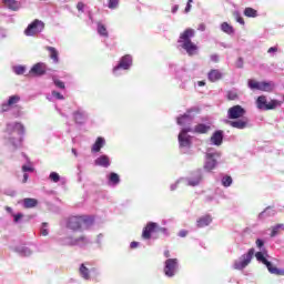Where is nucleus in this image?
<instances>
[{"label": "nucleus", "instance_id": "obj_4", "mask_svg": "<svg viewBox=\"0 0 284 284\" xmlns=\"http://www.w3.org/2000/svg\"><path fill=\"white\" fill-rule=\"evenodd\" d=\"M45 30V23L39 19L33 20L24 30L26 37H37Z\"/></svg>", "mask_w": 284, "mask_h": 284}, {"label": "nucleus", "instance_id": "obj_23", "mask_svg": "<svg viewBox=\"0 0 284 284\" xmlns=\"http://www.w3.org/2000/svg\"><path fill=\"white\" fill-rule=\"evenodd\" d=\"M88 263H82L80 265L79 272H80V276H82L84 278V281H90V268H88Z\"/></svg>", "mask_w": 284, "mask_h": 284}, {"label": "nucleus", "instance_id": "obj_27", "mask_svg": "<svg viewBox=\"0 0 284 284\" xmlns=\"http://www.w3.org/2000/svg\"><path fill=\"white\" fill-rule=\"evenodd\" d=\"M23 203H24V207L27 210H29L31 207H37V205H39V201H37V199H32V197L24 199Z\"/></svg>", "mask_w": 284, "mask_h": 284}, {"label": "nucleus", "instance_id": "obj_29", "mask_svg": "<svg viewBox=\"0 0 284 284\" xmlns=\"http://www.w3.org/2000/svg\"><path fill=\"white\" fill-rule=\"evenodd\" d=\"M89 241L85 235H80L79 237L71 241V245H88Z\"/></svg>", "mask_w": 284, "mask_h": 284}, {"label": "nucleus", "instance_id": "obj_51", "mask_svg": "<svg viewBox=\"0 0 284 284\" xmlns=\"http://www.w3.org/2000/svg\"><path fill=\"white\" fill-rule=\"evenodd\" d=\"M211 61H213V63H219V55L212 54L211 55Z\"/></svg>", "mask_w": 284, "mask_h": 284}, {"label": "nucleus", "instance_id": "obj_3", "mask_svg": "<svg viewBox=\"0 0 284 284\" xmlns=\"http://www.w3.org/2000/svg\"><path fill=\"white\" fill-rule=\"evenodd\" d=\"M256 105L258 110H276V108H281L283 105L282 101L271 100L267 102V98L265 95H260L256 100Z\"/></svg>", "mask_w": 284, "mask_h": 284}, {"label": "nucleus", "instance_id": "obj_12", "mask_svg": "<svg viewBox=\"0 0 284 284\" xmlns=\"http://www.w3.org/2000/svg\"><path fill=\"white\" fill-rule=\"evenodd\" d=\"M130 65H132V57L124 55L121 58L119 64L113 69V72L116 74L118 70H130Z\"/></svg>", "mask_w": 284, "mask_h": 284}, {"label": "nucleus", "instance_id": "obj_55", "mask_svg": "<svg viewBox=\"0 0 284 284\" xmlns=\"http://www.w3.org/2000/svg\"><path fill=\"white\" fill-rule=\"evenodd\" d=\"M268 53H272V52H278V48L276 47H271L268 50H267Z\"/></svg>", "mask_w": 284, "mask_h": 284}, {"label": "nucleus", "instance_id": "obj_59", "mask_svg": "<svg viewBox=\"0 0 284 284\" xmlns=\"http://www.w3.org/2000/svg\"><path fill=\"white\" fill-rule=\"evenodd\" d=\"M22 183H28V173H24V174H23V181H22Z\"/></svg>", "mask_w": 284, "mask_h": 284}, {"label": "nucleus", "instance_id": "obj_9", "mask_svg": "<svg viewBox=\"0 0 284 284\" xmlns=\"http://www.w3.org/2000/svg\"><path fill=\"white\" fill-rule=\"evenodd\" d=\"M176 270H179V260L178 258H168L164 263V274L172 278L174 274H176Z\"/></svg>", "mask_w": 284, "mask_h": 284}, {"label": "nucleus", "instance_id": "obj_42", "mask_svg": "<svg viewBox=\"0 0 284 284\" xmlns=\"http://www.w3.org/2000/svg\"><path fill=\"white\" fill-rule=\"evenodd\" d=\"M54 85L60 88V90H65V83H63L61 80H54Z\"/></svg>", "mask_w": 284, "mask_h": 284}, {"label": "nucleus", "instance_id": "obj_47", "mask_svg": "<svg viewBox=\"0 0 284 284\" xmlns=\"http://www.w3.org/2000/svg\"><path fill=\"white\" fill-rule=\"evenodd\" d=\"M194 0H187L186 7L184 9V12L187 14V12H190V10H192V3Z\"/></svg>", "mask_w": 284, "mask_h": 284}, {"label": "nucleus", "instance_id": "obj_30", "mask_svg": "<svg viewBox=\"0 0 284 284\" xmlns=\"http://www.w3.org/2000/svg\"><path fill=\"white\" fill-rule=\"evenodd\" d=\"M244 17L256 19V17H258V11H256L254 8L247 7L244 9Z\"/></svg>", "mask_w": 284, "mask_h": 284}, {"label": "nucleus", "instance_id": "obj_36", "mask_svg": "<svg viewBox=\"0 0 284 284\" xmlns=\"http://www.w3.org/2000/svg\"><path fill=\"white\" fill-rule=\"evenodd\" d=\"M120 1L121 0H109V2H108L109 10H116V8H119Z\"/></svg>", "mask_w": 284, "mask_h": 284}, {"label": "nucleus", "instance_id": "obj_21", "mask_svg": "<svg viewBox=\"0 0 284 284\" xmlns=\"http://www.w3.org/2000/svg\"><path fill=\"white\" fill-rule=\"evenodd\" d=\"M2 3H4L6 8H9V10L17 11L19 8H21V3L17 0H2Z\"/></svg>", "mask_w": 284, "mask_h": 284}, {"label": "nucleus", "instance_id": "obj_20", "mask_svg": "<svg viewBox=\"0 0 284 284\" xmlns=\"http://www.w3.org/2000/svg\"><path fill=\"white\" fill-rule=\"evenodd\" d=\"M45 50L49 51V57L53 63H59V50L54 47H45Z\"/></svg>", "mask_w": 284, "mask_h": 284}, {"label": "nucleus", "instance_id": "obj_38", "mask_svg": "<svg viewBox=\"0 0 284 284\" xmlns=\"http://www.w3.org/2000/svg\"><path fill=\"white\" fill-rule=\"evenodd\" d=\"M222 185L224 187H230V185H232V176L226 175L222 179Z\"/></svg>", "mask_w": 284, "mask_h": 284}, {"label": "nucleus", "instance_id": "obj_26", "mask_svg": "<svg viewBox=\"0 0 284 284\" xmlns=\"http://www.w3.org/2000/svg\"><path fill=\"white\" fill-rule=\"evenodd\" d=\"M194 132H196V134H207V132H210V125L200 123L195 125Z\"/></svg>", "mask_w": 284, "mask_h": 284}, {"label": "nucleus", "instance_id": "obj_18", "mask_svg": "<svg viewBox=\"0 0 284 284\" xmlns=\"http://www.w3.org/2000/svg\"><path fill=\"white\" fill-rule=\"evenodd\" d=\"M94 164L100 168H110V158L108 155H101L95 159Z\"/></svg>", "mask_w": 284, "mask_h": 284}, {"label": "nucleus", "instance_id": "obj_48", "mask_svg": "<svg viewBox=\"0 0 284 284\" xmlns=\"http://www.w3.org/2000/svg\"><path fill=\"white\" fill-rule=\"evenodd\" d=\"M84 8H85V4L83 2H78L77 10H79V12H83Z\"/></svg>", "mask_w": 284, "mask_h": 284}, {"label": "nucleus", "instance_id": "obj_11", "mask_svg": "<svg viewBox=\"0 0 284 284\" xmlns=\"http://www.w3.org/2000/svg\"><path fill=\"white\" fill-rule=\"evenodd\" d=\"M192 129L190 126L182 129V131L179 134V143L180 148H190V135H187V132H191Z\"/></svg>", "mask_w": 284, "mask_h": 284}, {"label": "nucleus", "instance_id": "obj_25", "mask_svg": "<svg viewBox=\"0 0 284 284\" xmlns=\"http://www.w3.org/2000/svg\"><path fill=\"white\" fill-rule=\"evenodd\" d=\"M203 176H201V173H195L192 175V178L189 179V185L192 187H195V185H199L201 183Z\"/></svg>", "mask_w": 284, "mask_h": 284}, {"label": "nucleus", "instance_id": "obj_53", "mask_svg": "<svg viewBox=\"0 0 284 284\" xmlns=\"http://www.w3.org/2000/svg\"><path fill=\"white\" fill-rule=\"evenodd\" d=\"M22 172H32V168H30L28 165H23L22 166Z\"/></svg>", "mask_w": 284, "mask_h": 284}, {"label": "nucleus", "instance_id": "obj_19", "mask_svg": "<svg viewBox=\"0 0 284 284\" xmlns=\"http://www.w3.org/2000/svg\"><path fill=\"white\" fill-rule=\"evenodd\" d=\"M213 145H221L223 143V131H215L211 136Z\"/></svg>", "mask_w": 284, "mask_h": 284}, {"label": "nucleus", "instance_id": "obj_62", "mask_svg": "<svg viewBox=\"0 0 284 284\" xmlns=\"http://www.w3.org/2000/svg\"><path fill=\"white\" fill-rule=\"evenodd\" d=\"M239 61H240V63H241V64L239 65V68H243V59L240 58Z\"/></svg>", "mask_w": 284, "mask_h": 284}, {"label": "nucleus", "instance_id": "obj_61", "mask_svg": "<svg viewBox=\"0 0 284 284\" xmlns=\"http://www.w3.org/2000/svg\"><path fill=\"white\" fill-rule=\"evenodd\" d=\"M197 85H200V88H203V85H205V81H199Z\"/></svg>", "mask_w": 284, "mask_h": 284}, {"label": "nucleus", "instance_id": "obj_39", "mask_svg": "<svg viewBox=\"0 0 284 284\" xmlns=\"http://www.w3.org/2000/svg\"><path fill=\"white\" fill-rule=\"evenodd\" d=\"M281 227H283V224H276L275 226H273L271 236L272 237L276 236V234H278V231L281 230Z\"/></svg>", "mask_w": 284, "mask_h": 284}, {"label": "nucleus", "instance_id": "obj_31", "mask_svg": "<svg viewBox=\"0 0 284 284\" xmlns=\"http://www.w3.org/2000/svg\"><path fill=\"white\" fill-rule=\"evenodd\" d=\"M222 32H225L226 34H234V27L230 26L227 22H223L221 24Z\"/></svg>", "mask_w": 284, "mask_h": 284}, {"label": "nucleus", "instance_id": "obj_1", "mask_svg": "<svg viewBox=\"0 0 284 284\" xmlns=\"http://www.w3.org/2000/svg\"><path fill=\"white\" fill-rule=\"evenodd\" d=\"M94 225V217L90 215H71L67 221L68 230L72 232H81V230H90Z\"/></svg>", "mask_w": 284, "mask_h": 284}, {"label": "nucleus", "instance_id": "obj_52", "mask_svg": "<svg viewBox=\"0 0 284 284\" xmlns=\"http://www.w3.org/2000/svg\"><path fill=\"white\" fill-rule=\"evenodd\" d=\"M130 247L131 250H136V247H139V242H131Z\"/></svg>", "mask_w": 284, "mask_h": 284}, {"label": "nucleus", "instance_id": "obj_28", "mask_svg": "<svg viewBox=\"0 0 284 284\" xmlns=\"http://www.w3.org/2000/svg\"><path fill=\"white\" fill-rule=\"evenodd\" d=\"M190 123H192L190 114H184L178 118V125H190Z\"/></svg>", "mask_w": 284, "mask_h": 284}, {"label": "nucleus", "instance_id": "obj_10", "mask_svg": "<svg viewBox=\"0 0 284 284\" xmlns=\"http://www.w3.org/2000/svg\"><path fill=\"white\" fill-rule=\"evenodd\" d=\"M247 111H245L244 108H242L241 105L236 104L231 106L227 110V116L231 120H236V119H243L244 114H246Z\"/></svg>", "mask_w": 284, "mask_h": 284}, {"label": "nucleus", "instance_id": "obj_14", "mask_svg": "<svg viewBox=\"0 0 284 284\" xmlns=\"http://www.w3.org/2000/svg\"><path fill=\"white\" fill-rule=\"evenodd\" d=\"M19 101H21V97H19V95L9 97L8 102L3 103L1 105L2 112H8L11 108H14V105H17V103H19Z\"/></svg>", "mask_w": 284, "mask_h": 284}, {"label": "nucleus", "instance_id": "obj_7", "mask_svg": "<svg viewBox=\"0 0 284 284\" xmlns=\"http://www.w3.org/2000/svg\"><path fill=\"white\" fill-rule=\"evenodd\" d=\"M252 258H254V248H250L246 254L242 255L239 261L234 262V270H245V267L252 263Z\"/></svg>", "mask_w": 284, "mask_h": 284}, {"label": "nucleus", "instance_id": "obj_40", "mask_svg": "<svg viewBox=\"0 0 284 284\" xmlns=\"http://www.w3.org/2000/svg\"><path fill=\"white\" fill-rule=\"evenodd\" d=\"M234 18H235V21H237V23H240L241 26H245V20L243 19V17H241V13L235 12Z\"/></svg>", "mask_w": 284, "mask_h": 284}, {"label": "nucleus", "instance_id": "obj_60", "mask_svg": "<svg viewBox=\"0 0 284 284\" xmlns=\"http://www.w3.org/2000/svg\"><path fill=\"white\" fill-rule=\"evenodd\" d=\"M164 256H165V258H170V251H164Z\"/></svg>", "mask_w": 284, "mask_h": 284}, {"label": "nucleus", "instance_id": "obj_46", "mask_svg": "<svg viewBox=\"0 0 284 284\" xmlns=\"http://www.w3.org/2000/svg\"><path fill=\"white\" fill-rule=\"evenodd\" d=\"M6 132L8 134H12V132H16L14 124H8L7 129H6Z\"/></svg>", "mask_w": 284, "mask_h": 284}, {"label": "nucleus", "instance_id": "obj_2", "mask_svg": "<svg viewBox=\"0 0 284 284\" xmlns=\"http://www.w3.org/2000/svg\"><path fill=\"white\" fill-rule=\"evenodd\" d=\"M195 31L192 28L185 29L180 34L179 43H182L183 50L189 54V57H194L196 54V51L199 50V47L192 42V38L194 37Z\"/></svg>", "mask_w": 284, "mask_h": 284}, {"label": "nucleus", "instance_id": "obj_43", "mask_svg": "<svg viewBox=\"0 0 284 284\" xmlns=\"http://www.w3.org/2000/svg\"><path fill=\"white\" fill-rule=\"evenodd\" d=\"M14 72H16V74H24V72H26V67H16L14 68Z\"/></svg>", "mask_w": 284, "mask_h": 284}, {"label": "nucleus", "instance_id": "obj_63", "mask_svg": "<svg viewBox=\"0 0 284 284\" xmlns=\"http://www.w3.org/2000/svg\"><path fill=\"white\" fill-rule=\"evenodd\" d=\"M71 152L74 154V156H77V149H72Z\"/></svg>", "mask_w": 284, "mask_h": 284}, {"label": "nucleus", "instance_id": "obj_16", "mask_svg": "<svg viewBox=\"0 0 284 284\" xmlns=\"http://www.w3.org/2000/svg\"><path fill=\"white\" fill-rule=\"evenodd\" d=\"M215 154L214 153H207L206 154V162L204 164V170L207 172H212L214 168H216V159H214Z\"/></svg>", "mask_w": 284, "mask_h": 284}, {"label": "nucleus", "instance_id": "obj_35", "mask_svg": "<svg viewBox=\"0 0 284 284\" xmlns=\"http://www.w3.org/2000/svg\"><path fill=\"white\" fill-rule=\"evenodd\" d=\"M13 129H16V132H18V134H23V132H26V128L19 122L13 123Z\"/></svg>", "mask_w": 284, "mask_h": 284}, {"label": "nucleus", "instance_id": "obj_45", "mask_svg": "<svg viewBox=\"0 0 284 284\" xmlns=\"http://www.w3.org/2000/svg\"><path fill=\"white\" fill-rule=\"evenodd\" d=\"M12 216H13L14 223H19V221H21V219H23V214L22 213L12 214Z\"/></svg>", "mask_w": 284, "mask_h": 284}, {"label": "nucleus", "instance_id": "obj_17", "mask_svg": "<svg viewBox=\"0 0 284 284\" xmlns=\"http://www.w3.org/2000/svg\"><path fill=\"white\" fill-rule=\"evenodd\" d=\"M207 79L211 81V83H216V81H221V79H223V73L216 69H212L207 73Z\"/></svg>", "mask_w": 284, "mask_h": 284}, {"label": "nucleus", "instance_id": "obj_8", "mask_svg": "<svg viewBox=\"0 0 284 284\" xmlns=\"http://www.w3.org/2000/svg\"><path fill=\"white\" fill-rule=\"evenodd\" d=\"M248 88L251 90H260L261 92H272V90H274V83L248 80Z\"/></svg>", "mask_w": 284, "mask_h": 284}, {"label": "nucleus", "instance_id": "obj_15", "mask_svg": "<svg viewBox=\"0 0 284 284\" xmlns=\"http://www.w3.org/2000/svg\"><path fill=\"white\" fill-rule=\"evenodd\" d=\"M250 123V119L243 118L241 120H235V121H229V124L231 128H235L236 130H245Z\"/></svg>", "mask_w": 284, "mask_h": 284}, {"label": "nucleus", "instance_id": "obj_41", "mask_svg": "<svg viewBox=\"0 0 284 284\" xmlns=\"http://www.w3.org/2000/svg\"><path fill=\"white\" fill-rule=\"evenodd\" d=\"M50 179H51V181H53V183H59V181H61V176H59V173H57V172H52L50 174Z\"/></svg>", "mask_w": 284, "mask_h": 284}, {"label": "nucleus", "instance_id": "obj_58", "mask_svg": "<svg viewBox=\"0 0 284 284\" xmlns=\"http://www.w3.org/2000/svg\"><path fill=\"white\" fill-rule=\"evenodd\" d=\"M6 212H8V214H14V213H12V207H10V206H6Z\"/></svg>", "mask_w": 284, "mask_h": 284}, {"label": "nucleus", "instance_id": "obj_24", "mask_svg": "<svg viewBox=\"0 0 284 284\" xmlns=\"http://www.w3.org/2000/svg\"><path fill=\"white\" fill-rule=\"evenodd\" d=\"M105 145V139L98 138L91 148V152H101V148Z\"/></svg>", "mask_w": 284, "mask_h": 284}, {"label": "nucleus", "instance_id": "obj_22", "mask_svg": "<svg viewBox=\"0 0 284 284\" xmlns=\"http://www.w3.org/2000/svg\"><path fill=\"white\" fill-rule=\"evenodd\" d=\"M212 223V216L204 215L196 221L197 227H207Z\"/></svg>", "mask_w": 284, "mask_h": 284}, {"label": "nucleus", "instance_id": "obj_13", "mask_svg": "<svg viewBox=\"0 0 284 284\" xmlns=\"http://www.w3.org/2000/svg\"><path fill=\"white\" fill-rule=\"evenodd\" d=\"M47 70H48V65H45V63L38 62L31 68L30 74H33V77H43Z\"/></svg>", "mask_w": 284, "mask_h": 284}, {"label": "nucleus", "instance_id": "obj_6", "mask_svg": "<svg viewBox=\"0 0 284 284\" xmlns=\"http://www.w3.org/2000/svg\"><path fill=\"white\" fill-rule=\"evenodd\" d=\"M155 232H168L165 227H159V224L155 222H149L142 231V239L144 241H150L152 234Z\"/></svg>", "mask_w": 284, "mask_h": 284}, {"label": "nucleus", "instance_id": "obj_54", "mask_svg": "<svg viewBox=\"0 0 284 284\" xmlns=\"http://www.w3.org/2000/svg\"><path fill=\"white\" fill-rule=\"evenodd\" d=\"M256 245H257V247H263V245H265V243L263 242V240H256Z\"/></svg>", "mask_w": 284, "mask_h": 284}, {"label": "nucleus", "instance_id": "obj_57", "mask_svg": "<svg viewBox=\"0 0 284 284\" xmlns=\"http://www.w3.org/2000/svg\"><path fill=\"white\" fill-rule=\"evenodd\" d=\"M172 12L173 14L179 12V4H175L173 8H172Z\"/></svg>", "mask_w": 284, "mask_h": 284}, {"label": "nucleus", "instance_id": "obj_33", "mask_svg": "<svg viewBox=\"0 0 284 284\" xmlns=\"http://www.w3.org/2000/svg\"><path fill=\"white\" fill-rule=\"evenodd\" d=\"M73 118H74L75 123H80L81 124V123H83L85 121V116L80 111H75L73 113Z\"/></svg>", "mask_w": 284, "mask_h": 284}, {"label": "nucleus", "instance_id": "obj_44", "mask_svg": "<svg viewBox=\"0 0 284 284\" xmlns=\"http://www.w3.org/2000/svg\"><path fill=\"white\" fill-rule=\"evenodd\" d=\"M52 97H54L55 99H59V101H63V94H61L58 91H52Z\"/></svg>", "mask_w": 284, "mask_h": 284}, {"label": "nucleus", "instance_id": "obj_49", "mask_svg": "<svg viewBox=\"0 0 284 284\" xmlns=\"http://www.w3.org/2000/svg\"><path fill=\"white\" fill-rule=\"evenodd\" d=\"M179 236H181V239H185V236H187V231L186 230L180 231Z\"/></svg>", "mask_w": 284, "mask_h": 284}, {"label": "nucleus", "instance_id": "obj_50", "mask_svg": "<svg viewBox=\"0 0 284 284\" xmlns=\"http://www.w3.org/2000/svg\"><path fill=\"white\" fill-rule=\"evenodd\" d=\"M205 23H200L199 24V27H197V30L200 31V32H205Z\"/></svg>", "mask_w": 284, "mask_h": 284}, {"label": "nucleus", "instance_id": "obj_5", "mask_svg": "<svg viewBox=\"0 0 284 284\" xmlns=\"http://www.w3.org/2000/svg\"><path fill=\"white\" fill-rule=\"evenodd\" d=\"M255 257L260 263H263V265L267 267L270 274H275V276H284V270L273 266L272 262L265 258V255L263 254V252L255 253Z\"/></svg>", "mask_w": 284, "mask_h": 284}, {"label": "nucleus", "instance_id": "obj_64", "mask_svg": "<svg viewBox=\"0 0 284 284\" xmlns=\"http://www.w3.org/2000/svg\"><path fill=\"white\" fill-rule=\"evenodd\" d=\"M42 226H43V227H48V223H43Z\"/></svg>", "mask_w": 284, "mask_h": 284}, {"label": "nucleus", "instance_id": "obj_56", "mask_svg": "<svg viewBox=\"0 0 284 284\" xmlns=\"http://www.w3.org/2000/svg\"><path fill=\"white\" fill-rule=\"evenodd\" d=\"M42 236H48V229H41Z\"/></svg>", "mask_w": 284, "mask_h": 284}, {"label": "nucleus", "instance_id": "obj_32", "mask_svg": "<svg viewBox=\"0 0 284 284\" xmlns=\"http://www.w3.org/2000/svg\"><path fill=\"white\" fill-rule=\"evenodd\" d=\"M109 181L112 185H119V183H121V178H119V174L112 172L109 175Z\"/></svg>", "mask_w": 284, "mask_h": 284}, {"label": "nucleus", "instance_id": "obj_34", "mask_svg": "<svg viewBox=\"0 0 284 284\" xmlns=\"http://www.w3.org/2000/svg\"><path fill=\"white\" fill-rule=\"evenodd\" d=\"M98 34H100L101 37H108V29L101 22L98 23Z\"/></svg>", "mask_w": 284, "mask_h": 284}, {"label": "nucleus", "instance_id": "obj_37", "mask_svg": "<svg viewBox=\"0 0 284 284\" xmlns=\"http://www.w3.org/2000/svg\"><path fill=\"white\" fill-rule=\"evenodd\" d=\"M226 99L227 101H236V99H239V93L235 91H227Z\"/></svg>", "mask_w": 284, "mask_h": 284}]
</instances>
